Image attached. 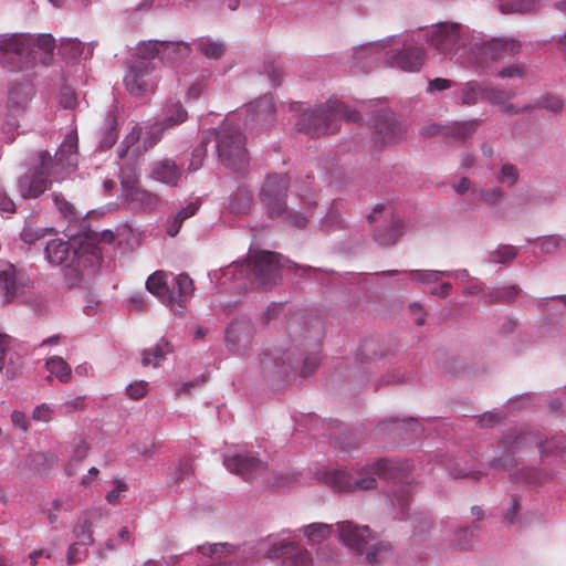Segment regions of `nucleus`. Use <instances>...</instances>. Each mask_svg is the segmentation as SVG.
<instances>
[{
  "label": "nucleus",
  "mask_w": 566,
  "mask_h": 566,
  "mask_svg": "<svg viewBox=\"0 0 566 566\" xmlns=\"http://www.w3.org/2000/svg\"><path fill=\"white\" fill-rule=\"evenodd\" d=\"M403 467L398 461L381 459L371 467L356 471L355 475L343 469L324 473V481L337 492L367 491L376 488V478L396 480L403 475Z\"/></svg>",
  "instance_id": "1"
},
{
  "label": "nucleus",
  "mask_w": 566,
  "mask_h": 566,
  "mask_svg": "<svg viewBox=\"0 0 566 566\" xmlns=\"http://www.w3.org/2000/svg\"><path fill=\"white\" fill-rule=\"evenodd\" d=\"M343 118L356 123L360 120V115L339 101H328L315 109L303 113L297 127L310 137H321L338 132Z\"/></svg>",
  "instance_id": "2"
},
{
  "label": "nucleus",
  "mask_w": 566,
  "mask_h": 566,
  "mask_svg": "<svg viewBox=\"0 0 566 566\" xmlns=\"http://www.w3.org/2000/svg\"><path fill=\"white\" fill-rule=\"evenodd\" d=\"M289 334L292 339V347L287 349L289 354L286 359L282 357L275 358V364L285 365L291 361L295 352H300V355L303 356L308 349L303 360L301 374L303 377L311 376L319 365L318 352L322 339L321 324L318 322H311L310 324L306 323L304 326H301L297 319H293L289 324Z\"/></svg>",
  "instance_id": "3"
},
{
  "label": "nucleus",
  "mask_w": 566,
  "mask_h": 566,
  "mask_svg": "<svg viewBox=\"0 0 566 566\" xmlns=\"http://www.w3.org/2000/svg\"><path fill=\"white\" fill-rule=\"evenodd\" d=\"M338 537L350 549L366 554V562L377 566L392 557L391 545L387 542H374L368 526H358L350 521L337 523Z\"/></svg>",
  "instance_id": "4"
},
{
  "label": "nucleus",
  "mask_w": 566,
  "mask_h": 566,
  "mask_svg": "<svg viewBox=\"0 0 566 566\" xmlns=\"http://www.w3.org/2000/svg\"><path fill=\"white\" fill-rule=\"evenodd\" d=\"M210 134L216 138L219 160L227 168L243 172L249 165V158L245 137L240 127L227 120L218 130L213 129Z\"/></svg>",
  "instance_id": "5"
},
{
  "label": "nucleus",
  "mask_w": 566,
  "mask_h": 566,
  "mask_svg": "<svg viewBox=\"0 0 566 566\" xmlns=\"http://www.w3.org/2000/svg\"><path fill=\"white\" fill-rule=\"evenodd\" d=\"M60 172L54 168L49 151L42 150L36 155L32 167L18 180V190L22 198H39L57 180Z\"/></svg>",
  "instance_id": "6"
},
{
  "label": "nucleus",
  "mask_w": 566,
  "mask_h": 566,
  "mask_svg": "<svg viewBox=\"0 0 566 566\" xmlns=\"http://www.w3.org/2000/svg\"><path fill=\"white\" fill-rule=\"evenodd\" d=\"M280 259L279 253L260 251L250 255L247 262L237 264L234 270L240 275H249L253 287H266L276 283L281 269Z\"/></svg>",
  "instance_id": "7"
},
{
  "label": "nucleus",
  "mask_w": 566,
  "mask_h": 566,
  "mask_svg": "<svg viewBox=\"0 0 566 566\" xmlns=\"http://www.w3.org/2000/svg\"><path fill=\"white\" fill-rule=\"evenodd\" d=\"M369 222H385L377 226L374 231L375 241L382 247L397 243L405 230L403 220L396 213L394 207L387 203H378L368 216Z\"/></svg>",
  "instance_id": "8"
},
{
  "label": "nucleus",
  "mask_w": 566,
  "mask_h": 566,
  "mask_svg": "<svg viewBox=\"0 0 566 566\" xmlns=\"http://www.w3.org/2000/svg\"><path fill=\"white\" fill-rule=\"evenodd\" d=\"M521 44L512 39H492L486 42H474L471 46V62L479 67H486L491 62H497L514 56L520 52Z\"/></svg>",
  "instance_id": "9"
},
{
  "label": "nucleus",
  "mask_w": 566,
  "mask_h": 566,
  "mask_svg": "<svg viewBox=\"0 0 566 566\" xmlns=\"http://www.w3.org/2000/svg\"><path fill=\"white\" fill-rule=\"evenodd\" d=\"M428 43L444 56L452 57L464 44L459 23L441 22L427 32Z\"/></svg>",
  "instance_id": "10"
},
{
  "label": "nucleus",
  "mask_w": 566,
  "mask_h": 566,
  "mask_svg": "<svg viewBox=\"0 0 566 566\" xmlns=\"http://www.w3.org/2000/svg\"><path fill=\"white\" fill-rule=\"evenodd\" d=\"M289 187L286 176L269 175L261 188L260 198L270 218L285 213V199Z\"/></svg>",
  "instance_id": "11"
},
{
  "label": "nucleus",
  "mask_w": 566,
  "mask_h": 566,
  "mask_svg": "<svg viewBox=\"0 0 566 566\" xmlns=\"http://www.w3.org/2000/svg\"><path fill=\"white\" fill-rule=\"evenodd\" d=\"M31 34H11L0 36V62L17 64L19 70L28 67Z\"/></svg>",
  "instance_id": "12"
},
{
  "label": "nucleus",
  "mask_w": 566,
  "mask_h": 566,
  "mask_svg": "<svg viewBox=\"0 0 566 566\" xmlns=\"http://www.w3.org/2000/svg\"><path fill=\"white\" fill-rule=\"evenodd\" d=\"M426 59V51L422 46L413 45L409 40H405L402 48L398 51L389 50L386 52V62L391 67H397L406 72H418Z\"/></svg>",
  "instance_id": "13"
},
{
  "label": "nucleus",
  "mask_w": 566,
  "mask_h": 566,
  "mask_svg": "<svg viewBox=\"0 0 566 566\" xmlns=\"http://www.w3.org/2000/svg\"><path fill=\"white\" fill-rule=\"evenodd\" d=\"M193 291L192 279L186 273L178 274L170 283L163 303L169 306L176 315L181 316Z\"/></svg>",
  "instance_id": "14"
},
{
  "label": "nucleus",
  "mask_w": 566,
  "mask_h": 566,
  "mask_svg": "<svg viewBox=\"0 0 566 566\" xmlns=\"http://www.w3.org/2000/svg\"><path fill=\"white\" fill-rule=\"evenodd\" d=\"M254 328L250 319L240 318L233 321L226 331V344L230 352L244 354L253 343Z\"/></svg>",
  "instance_id": "15"
},
{
  "label": "nucleus",
  "mask_w": 566,
  "mask_h": 566,
  "mask_svg": "<svg viewBox=\"0 0 566 566\" xmlns=\"http://www.w3.org/2000/svg\"><path fill=\"white\" fill-rule=\"evenodd\" d=\"M375 143L381 145L394 144L399 140L405 129L394 114L387 111H378L373 119Z\"/></svg>",
  "instance_id": "16"
},
{
  "label": "nucleus",
  "mask_w": 566,
  "mask_h": 566,
  "mask_svg": "<svg viewBox=\"0 0 566 566\" xmlns=\"http://www.w3.org/2000/svg\"><path fill=\"white\" fill-rule=\"evenodd\" d=\"M154 66L151 62L136 61L128 70L125 76V85L127 91L135 96H142L145 93L153 91L154 83L147 80V76L151 73Z\"/></svg>",
  "instance_id": "17"
},
{
  "label": "nucleus",
  "mask_w": 566,
  "mask_h": 566,
  "mask_svg": "<svg viewBox=\"0 0 566 566\" xmlns=\"http://www.w3.org/2000/svg\"><path fill=\"white\" fill-rule=\"evenodd\" d=\"M45 259L51 265L71 266L77 256V250L67 240L54 238L44 248Z\"/></svg>",
  "instance_id": "18"
},
{
  "label": "nucleus",
  "mask_w": 566,
  "mask_h": 566,
  "mask_svg": "<svg viewBox=\"0 0 566 566\" xmlns=\"http://www.w3.org/2000/svg\"><path fill=\"white\" fill-rule=\"evenodd\" d=\"M226 468L240 475L245 481H251L264 471V464L261 460L252 455L237 454L224 459Z\"/></svg>",
  "instance_id": "19"
},
{
  "label": "nucleus",
  "mask_w": 566,
  "mask_h": 566,
  "mask_svg": "<svg viewBox=\"0 0 566 566\" xmlns=\"http://www.w3.org/2000/svg\"><path fill=\"white\" fill-rule=\"evenodd\" d=\"M182 167L170 158H164L153 164L150 178L166 186L176 188L180 185Z\"/></svg>",
  "instance_id": "20"
},
{
  "label": "nucleus",
  "mask_w": 566,
  "mask_h": 566,
  "mask_svg": "<svg viewBox=\"0 0 566 566\" xmlns=\"http://www.w3.org/2000/svg\"><path fill=\"white\" fill-rule=\"evenodd\" d=\"M34 96V87L31 82H13L8 92L7 106L12 114L24 112Z\"/></svg>",
  "instance_id": "21"
},
{
  "label": "nucleus",
  "mask_w": 566,
  "mask_h": 566,
  "mask_svg": "<svg viewBox=\"0 0 566 566\" xmlns=\"http://www.w3.org/2000/svg\"><path fill=\"white\" fill-rule=\"evenodd\" d=\"M77 143L76 133H70L55 153L53 160L54 168L62 174L64 170L73 169L77 165Z\"/></svg>",
  "instance_id": "22"
},
{
  "label": "nucleus",
  "mask_w": 566,
  "mask_h": 566,
  "mask_svg": "<svg viewBox=\"0 0 566 566\" xmlns=\"http://www.w3.org/2000/svg\"><path fill=\"white\" fill-rule=\"evenodd\" d=\"M32 44L30 45V55L28 65L33 63H41L46 65L51 62L55 49V40L49 33L39 35H31Z\"/></svg>",
  "instance_id": "23"
},
{
  "label": "nucleus",
  "mask_w": 566,
  "mask_h": 566,
  "mask_svg": "<svg viewBox=\"0 0 566 566\" xmlns=\"http://www.w3.org/2000/svg\"><path fill=\"white\" fill-rule=\"evenodd\" d=\"M22 285V274L12 264L0 270V289L4 291L3 304H10L18 295Z\"/></svg>",
  "instance_id": "24"
},
{
  "label": "nucleus",
  "mask_w": 566,
  "mask_h": 566,
  "mask_svg": "<svg viewBox=\"0 0 566 566\" xmlns=\"http://www.w3.org/2000/svg\"><path fill=\"white\" fill-rule=\"evenodd\" d=\"M102 518V512L97 509L84 511L77 517L74 526V536L83 544H93V525Z\"/></svg>",
  "instance_id": "25"
},
{
  "label": "nucleus",
  "mask_w": 566,
  "mask_h": 566,
  "mask_svg": "<svg viewBox=\"0 0 566 566\" xmlns=\"http://www.w3.org/2000/svg\"><path fill=\"white\" fill-rule=\"evenodd\" d=\"M290 554L289 566H310L312 563L311 554L298 548L294 543H282L279 546L274 545L269 551V557H282Z\"/></svg>",
  "instance_id": "26"
},
{
  "label": "nucleus",
  "mask_w": 566,
  "mask_h": 566,
  "mask_svg": "<svg viewBox=\"0 0 566 566\" xmlns=\"http://www.w3.org/2000/svg\"><path fill=\"white\" fill-rule=\"evenodd\" d=\"M172 350L171 345L161 338L154 348L143 352L142 364L143 366L157 367L165 359V356Z\"/></svg>",
  "instance_id": "27"
},
{
  "label": "nucleus",
  "mask_w": 566,
  "mask_h": 566,
  "mask_svg": "<svg viewBox=\"0 0 566 566\" xmlns=\"http://www.w3.org/2000/svg\"><path fill=\"white\" fill-rule=\"evenodd\" d=\"M126 199L133 203H136L144 210L151 211L156 209L160 202V198L158 195L153 193L143 187L134 190L133 192H128Z\"/></svg>",
  "instance_id": "28"
},
{
  "label": "nucleus",
  "mask_w": 566,
  "mask_h": 566,
  "mask_svg": "<svg viewBox=\"0 0 566 566\" xmlns=\"http://www.w3.org/2000/svg\"><path fill=\"white\" fill-rule=\"evenodd\" d=\"M248 112L250 113L251 120H270L274 114L273 101L272 98L264 96L251 103L248 107Z\"/></svg>",
  "instance_id": "29"
},
{
  "label": "nucleus",
  "mask_w": 566,
  "mask_h": 566,
  "mask_svg": "<svg viewBox=\"0 0 566 566\" xmlns=\"http://www.w3.org/2000/svg\"><path fill=\"white\" fill-rule=\"evenodd\" d=\"M161 61L174 62L177 59L186 57L190 53V48L185 42L161 41Z\"/></svg>",
  "instance_id": "30"
},
{
  "label": "nucleus",
  "mask_w": 566,
  "mask_h": 566,
  "mask_svg": "<svg viewBox=\"0 0 566 566\" xmlns=\"http://www.w3.org/2000/svg\"><path fill=\"white\" fill-rule=\"evenodd\" d=\"M48 371L54 375L61 382L67 384L71 380V366L60 356H53L46 360Z\"/></svg>",
  "instance_id": "31"
},
{
  "label": "nucleus",
  "mask_w": 566,
  "mask_h": 566,
  "mask_svg": "<svg viewBox=\"0 0 566 566\" xmlns=\"http://www.w3.org/2000/svg\"><path fill=\"white\" fill-rule=\"evenodd\" d=\"M57 462V455L46 452H32L29 454L27 463L35 472H43L52 468Z\"/></svg>",
  "instance_id": "32"
},
{
  "label": "nucleus",
  "mask_w": 566,
  "mask_h": 566,
  "mask_svg": "<svg viewBox=\"0 0 566 566\" xmlns=\"http://www.w3.org/2000/svg\"><path fill=\"white\" fill-rule=\"evenodd\" d=\"M187 111L180 102H175L168 105L165 109V118L160 120L166 128H171L182 124L187 119Z\"/></svg>",
  "instance_id": "33"
},
{
  "label": "nucleus",
  "mask_w": 566,
  "mask_h": 566,
  "mask_svg": "<svg viewBox=\"0 0 566 566\" xmlns=\"http://www.w3.org/2000/svg\"><path fill=\"white\" fill-rule=\"evenodd\" d=\"M146 287L149 293L159 298L163 303L169 287L165 273L163 271H156L146 281Z\"/></svg>",
  "instance_id": "34"
},
{
  "label": "nucleus",
  "mask_w": 566,
  "mask_h": 566,
  "mask_svg": "<svg viewBox=\"0 0 566 566\" xmlns=\"http://www.w3.org/2000/svg\"><path fill=\"white\" fill-rule=\"evenodd\" d=\"M252 201V192L247 189H240L235 192L230 203V210L235 214H245L250 211Z\"/></svg>",
  "instance_id": "35"
},
{
  "label": "nucleus",
  "mask_w": 566,
  "mask_h": 566,
  "mask_svg": "<svg viewBox=\"0 0 566 566\" xmlns=\"http://www.w3.org/2000/svg\"><path fill=\"white\" fill-rule=\"evenodd\" d=\"M197 49L208 59H219L223 55L226 46L222 42L210 38H201L196 43Z\"/></svg>",
  "instance_id": "36"
},
{
  "label": "nucleus",
  "mask_w": 566,
  "mask_h": 566,
  "mask_svg": "<svg viewBox=\"0 0 566 566\" xmlns=\"http://www.w3.org/2000/svg\"><path fill=\"white\" fill-rule=\"evenodd\" d=\"M119 178L125 197L128 196V192H133L134 190L142 187L139 184V176L135 166H127L123 168Z\"/></svg>",
  "instance_id": "37"
},
{
  "label": "nucleus",
  "mask_w": 566,
  "mask_h": 566,
  "mask_svg": "<svg viewBox=\"0 0 566 566\" xmlns=\"http://www.w3.org/2000/svg\"><path fill=\"white\" fill-rule=\"evenodd\" d=\"M161 41L149 40L138 44L137 53L139 59L137 61L150 62V59L158 56L161 60Z\"/></svg>",
  "instance_id": "38"
},
{
  "label": "nucleus",
  "mask_w": 566,
  "mask_h": 566,
  "mask_svg": "<svg viewBox=\"0 0 566 566\" xmlns=\"http://www.w3.org/2000/svg\"><path fill=\"white\" fill-rule=\"evenodd\" d=\"M478 537V527H465L458 531L455 535V546L462 551L472 549Z\"/></svg>",
  "instance_id": "39"
},
{
  "label": "nucleus",
  "mask_w": 566,
  "mask_h": 566,
  "mask_svg": "<svg viewBox=\"0 0 566 566\" xmlns=\"http://www.w3.org/2000/svg\"><path fill=\"white\" fill-rule=\"evenodd\" d=\"M332 525L325 523H313L304 527V535L312 543H318L331 533Z\"/></svg>",
  "instance_id": "40"
},
{
  "label": "nucleus",
  "mask_w": 566,
  "mask_h": 566,
  "mask_svg": "<svg viewBox=\"0 0 566 566\" xmlns=\"http://www.w3.org/2000/svg\"><path fill=\"white\" fill-rule=\"evenodd\" d=\"M105 126H106V135L102 140V146L105 148H111L114 146V144L117 140V115L116 112L111 111L107 113L105 118Z\"/></svg>",
  "instance_id": "41"
},
{
  "label": "nucleus",
  "mask_w": 566,
  "mask_h": 566,
  "mask_svg": "<svg viewBox=\"0 0 566 566\" xmlns=\"http://www.w3.org/2000/svg\"><path fill=\"white\" fill-rule=\"evenodd\" d=\"M411 499L412 488L401 485L394 492L392 504L397 505L402 514H407Z\"/></svg>",
  "instance_id": "42"
},
{
  "label": "nucleus",
  "mask_w": 566,
  "mask_h": 566,
  "mask_svg": "<svg viewBox=\"0 0 566 566\" xmlns=\"http://www.w3.org/2000/svg\"><path fill=\"white\" fill-rule=\"evenodd\" d=\"M480 125L479 119H473L469 122L455 123L451 128V135L458 140H465L470 137Z\"/></svg>",
  "instance_id": "43"
},
{
  "label": "nucleus",
  "mask_w": 566,
  "mask_h": 566,
  "mask_svg": "<svg viewBox=\"0 0 566 566\" xmlns=\"http://www.w3.org/2000/svg\"><path fill=\"white\" fill-rule=\"evenodd\" d=\"M535 0H512L500 4L502 13H522L531 11L534 8Z\"/></svg>",
  "instance_id": "44"
},
{
  "label": "nucleus",
  "mask_w": 566,
  "mask_h": 566,
  "mask_svg": "<svg viewBox=\"0 0 566 566\" xmlns=\"http://www.w3.org/2000/svg\"><path fill=\"white\" fill-rule=\"evenodd\" d=\"M483 90L484 88L475 81L465 83L462 90V104L468 106L476 104L479 96L481 95L483 97Z\"/></svg>",
  "instance_id": "45"
},
{
  "label": "nucleus",
  "mask_w": 566,
  "mask_h": 566,
  "mask_svg": "<svg viewBox=\"0 0 566 566\" xmlns=\"http://www.w3.org/2000/svg\"><path fill=\"white\" fill-rule=\"evenodd\" d=\"M514 92L499 87H485L483 97L493 104L503 105L506 101L514 96Z\"/></svg>",
  "instance_id": "46"
},
{
  "label": "nucleus",
  "mask_w": 566,
  "mask_h": 566,
  "mask_svg": "<svg viewBox=\"0 0 566 566\" xmlns=\"http://www.w3.org/2000/svg\"><path fill=\"white\" fill-rule=\"evenodd\" d=\"M52 232H54L53 228H33L32 226H25L21 231L20 238L24 243L33 244Z\"/></svg>",
  "instance_id": "47"
},
{
  "label": "nucleus",
  "mask_w": 566,
  "mask_h": 566,
  "mask_svg": "<svg viewBox=\"0 0 566 566\" xmlns=\"http://www.w3.org/2000/svg\"><path fill=\"white\" fill-rule=\"evenodd\" d=\"M528 74V67L524 63H512L502 67L497 76L501 78H525Z\"/></svg>",
  "instance_id": "48"
},
{
  "label": "nucleus",
  "mask_w": 566,
  "mask_h": 566,
  "mask_svg": "<svg viewBox=\"0 0 566 566\" xmlns=\"http://www.w3.org/2000/svg\"><path fill=\"white\" fill-rule=\"evenodd\" d=\"M210 138L203 137L200 144L193 149L191 154L190 164L188 167L189 171H196L198 170L207 156V145L209 144Z\"/></svg>",
  "instance_id": "49"
},
{
  "label": "nucleus",
  "mask_w": 566,
  "mask_h": 566,
  "mask_svg": "<svg viewBox=\"0 0 566 566\" xmlns=\"http://www.w3.org/2000/svg\"><path fill=\"white\" fill-rule=\"evenodd\" d=\"M140 138V127H138L137 125H135L132 130L125 136V138L123 139V142L120 143L118 149H117V155L119 158H125L128 153H129V149L137 144V142L139 140Z\"/></svg>",
  "instance_id": "50"
},
{
  "label": "nucleus",
  "mask_w": 566,
  "mask_h": 566,
  "mask_svg": "<svg viewBox=\"0 0 566 566\" xmlns=\"http://www.w3.org/2000/svg\"><path fill=\"white\" fill-rule=\"evenodd\" d=\"M166 126L161 122L155 123L147 133V136L144 138V150H148L149 148H153L160 139L166 130Z\"/></svg>",
  "instance_id": "51"
},
{
  "label": "nucleus",
  "mask_w": 566,
  "mask_h": 566,
  "mask_svg": "<svg viewBox=\"0 0 566 566\" xmlns=\"http://www.w3.org/2000/svg\"><path fill=\"white\" fill-rule=\"evenodd\" d=\"M517 254L514 245H500L492 254L491 261L494 263H506L512 261Z\"/></svg>",
  "instance_id": "52"
},
{
  "label": "nucleus",
  "mask_w": 566,
  "mask_h": 566,
  "mask_svg": "<svg viewBox=\"0 0 566 566\" xmlns=\"http://www.w3.org/2000/svg\"><path fill=\"white\" fill-rule=\"evenodd\" d=\"M541 452L545 454L560 453L566 448V441L563 437L553 438L545 442H539Z\"/></svg>",
  "instance_id": "53"
},
{
  "label": "nucleus",
  "mask_w": 566,
  "mask_h": 566,
  "mask_svg": "<svg viewBox=\"0 0 566 566\" xmlns=\"http://www.w3.org/2000/svg\"><path fill=\"white\" fill-rule=\"evenodd\" d=\"M148 392V384L144 380L132 382L126 388V395L133 400L144 398Z\"/></svg>",
  "instance_id": "54"
},
{
  "label": "nucleus",
  "mask_w": 566,
  "mask_h": 566,
  "mask_svg": "<svg viewBox=\"0 0 566 566\" xmlns=\"http://www.w3.org/2000/svg\"><path fill=\"white\" fill-rule=\"evenodd\" d=\"M503 196V191L499 187H492L489 189H482L478 191L476 199L480 198L486 203L494 205Z\"/></svg>",
  "instance_id": "55"
},
{
  "label": "nucleus",
  "mask_w": 566,
  "mask_h": 566,
  "mask_svg": "<svg viewBox=\"0 0 566 566\" xmlns=\"http://www.w3.org/2000/svg\"><path fill=\"white\" fill-rule=\"evenodd\" d=\"M518 178L517 168L512 164H504L501 168L499 180L501 182H507L510 186H513Z\"/></svg>",
  "instance_id": "56"
},
{
  "label": "nucleus",
  "mask_w": 566,
  "mask_h": 566,
  "mask_svg": "<svg viewBox=\"0 0 566 566\" xmlns=\"http://www.w3.org/2000/svg\"><path fill=\"white\" fill-rule=\"evenodd\" d=\"M52 198H53L54 205L57 207L60 212L65 218H73L75 216L74 207L61 193L54 192L52 195Z\"/></svg>",
  "instance_id": "57"
},
{
  "label": "nucleus",
  "mask_w": 566,
  "mask_h": 566,
  "mask_svg": "<svg viewBox=\"0 0 566 566\" xmlns=\"http://www.w3.org/2000/svg\"><path fill=\"white\" fill-rule=\"evenodd\" d=\"M453 189L459 195L470 192L472 201H475L476 199L478 190L474 188L472 181L467 177L461 178L460 181L454 185Z\"/></svg>",
  "instance_id": "58"
},
{
  "label": "nucleus",
  "mask_w": 566,
  "mask_h": 566,
  "mask_svg": "<svg viewBox=\"0 0 566 566\" xmlns=\"http://www.w3.org/2000/svg\"><path fill=\"white\" fill-rule=\"evenodd\" d=\"M442 272L439 271H421V270H415L410 271V275L422 282V283H429V282H436L440 279Z\"/></svg>",
  "instance_id": "59"
},
{
  "label": "nucleus",
  "mask_w": 566,
  "mask_h": 566,
  "mask_svg": "<svg viewBox=\"0 0 566 566\" xmlns=\"http://www.w3.org/2000/svg\"><path fill=\"white\" fill-rule=\"evenodd\" d=\"M533 440H534V437L531 433L520 432L513 439L511 437H506L504 439V446L507 448H511L513 446L518 447L522 444L531 443Z\"/></svg>",
  "instance_id": "60"
},
{
  "label": "nucleus",
  "mask_w": 566,
  "mask_h": 566,
  "mask_svg": "<svg viewBox=\"0 0 566 566\" xmlns=\"http://www.w3.org/2000/svg\"><path fill=\"white\" fill-rule=\"evenodd\" d=\"M52 413L53 409L49 405L42 403L33 410L32 419L35 421L49 422L51 421Z\"/></svg>",
  "instance_id": "61"
},
{
  "label": "nucleus",
  "mask_w": 566,
  "mask_h": 566,
  "mask_svg": "<svg viewBox=\"0 0 566 566\" xmlns=\"http://www.w3.org/2000/svg\"><path fill=\"white\" fill-rule=\"evenodd\" d=\"M562 243V239L559 237H545L541 240V250L543 253H553L555 252Z\"/></svg>",
  "instance_id": "62"
},
{
  "label": "nucleus",
  "mask_w": 566,
  "mask_h": 566,
  "mask_svg": "<svg viewBox=\"0 0 566 566\" xmlns=\"http://www.w3.org/2000/svg\"><path fill=\"white\" fill-rule=\"evenodd\" d=\"M115 489L111 490L106 494V501L111 504H116L120 497V494L127 490V484L123 481H115Z\"/></svg>",
  "instance_id": "63"
},
{
  "label": "nucleus",
  "mask_w": 566,
  "mask_h": 566,
  "mask_svg": "<svg viewBox=\"0 0 566 566\" xmlns=\"http://www.w3.org/2000/svg\"><path fill=\"white\" fill-rule=\"evenodd\" d=\"M90 451V446L85 441H80L73 449L72 455L76 464H81V462L87 457Z\"/></svg>",
  "instance_id": "64"
}]
</instances>
